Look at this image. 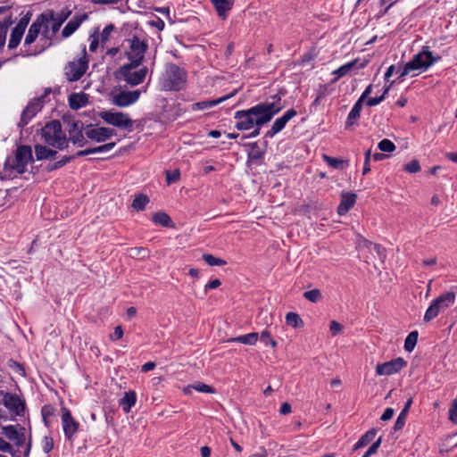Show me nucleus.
Returning <instances> with one entry per match:
<instances>
[{
	"instance_id": "f257e3e1",
	"label": "nucleus",
	"mask_w": 457,
	"mask_h": 457,
	"mask_svg": "<svg viewBox=\"0 0 457 457\" xmlns=\"http://www.w3.org/2000/svg\"><path fill=\"white\" fill-rule=\"evenodd\" d=\"M272 103H261L247 110H241L235 112L234 119L237 120L235 127L238 130H249L255 127H262L271 120L274 115L278 113L284 106L280 104L281 96L275 95Z\"/></svg>"
},
{
	"instance_id": "f03ea898",
	"label": "nucleus",
	"mask_w": 457,
	"mask_h": 457,
	"mask_svg": "<svg viewBox=\"0 0 457 457\" xmlns=\"http://www.w3.org/2000/svg\"><path fill=\"white\" fill-rule=\"evenodd\" d=\"M187 82V72L174 63H168L160 79V85L164 90H180Z\"/></svg>"
},
{
	"instance_id": "7ed1b4c3",
	"label": "nucleus",
	"mask_w": 457,
	"mask_h": 457,
	"mask_svg": "<svg viewBox=\"0 0 457 457\" xmlns=\"http://www.w3.org/2000/svg\"><path fill=\"white\" fill-rule=\"evenodd\" d=\"M46 21V18L44 14H39L37 19L32 22L29 28L28 33L25 37L23 47L25 48V56H33L42 53L46 48L50 46V44H41L40 46H31L35 43L36 39L40 35V31Z\"/></svg>"
},
{
	"instance_id": "20e7f679",
	"label": "nucleus",
	"mask_w": 457,
	"mask_h": 457,
	"mask_svg": "<svg viewBox=\"0 0 457 457\" xmlns=\"http://www.w3.org/2000/svg\"><path fill=\"white\" fill-rule=\"evenodd\" d=\"M41 136L44 141L53 147L59 150L68 148V139L62 129L61 122L57 120L46 123L41 129Z\"/></svg>"
},
{
	"instance_id": "39448f33",
	"label": "nucleus",
	"mask_w": 457,
	"mask_h": 457,
	"mask_svg": "<svg viewBox=\"0 0 457 457\" xmlns=\"http://www.w3.org/2000/svg\"><path fill=\"white\" fill-rule=\"evenodd\" d=\"M33 161L32 150L30 146L21 145L17 148L15 155L9 157L4 163L5 172H9V176L12 175V171L22 174L26 171L28 164Z\"/></svg>"
},
{
	"instance_id": "423d86ee",
	"label": "nucleus",
	"mask_w": 457,
	"mask_h": 457,
	"mask_svg": "<svg viewBox=\"0 0 457 457\" xmlns=\"http://www.w3.org/2000/svg\"><path fill=\"white\" fill-rule=\"evenodd\" d=\"M440 56L434 57L432 52L428 51L427 47H424L421 52L415 54L413 58L404 65L399 79H403L414 71H425L440 60Z\"/></svg>"
},
{
	"instance_id": "0eeeda50",
	"label": "nucleus",
	"mask_w": 457,
	"mask_h": 457,
	"mask_svg": "<svg viewBox=\"0 0 457 457\" xmlns=\"http://www.w3.org/2000/svg\"><path fill=\"white\" fill-rule=\"evenodd\" d=\"M125 42L127 44L124 52L125 56L130 62L141 64L148 49L147 41L140 36L134 35L126 39Z\"/></svg>"
},
{
	"instance_id": "6e6552de",
	"label": "nucleus",
	"mask_w": 457,
	"mask_h": 457,
	"mask_svg": "<svg viewBox=\"0 0 457 457\" xmlns=\"http://www.w3.org/2000/svg\"><path fill=\"white\" fill-rule=\"evenodd\" d=\"M456 295L454 292H446L438 295L428 307L424 321L429 322L436 318L440 313L445 312L448 308L453 305Z\"/></svg>"
},
{
	"instance_id": "1a4fd4ad",
	"label": "nucleus",
	"mask_w": 457,
	"mask_h": 457,
	"mask_svg": "<svg viewBox=\"0 0 457 457\" xmlns=\"http://www.w3.org/2000/svg\"><path fill=\"white\" fill-rule=\"evenodd\" d=\"M141 64L129 62L122 65L118 71V77L130 86H137L142 83L146 76L147 68Z\"/></svg>"
},
{
	"instance_id": "9d476101",
	"label": "nucleus",
	"mask_w": 457,
	"mask_h": 457,
	"mask_svg": "<svg viewBox=\"0 0 457 457\" xmlns=\"http://www.w3.org/2000/svg\"><path fill=\"white\" fill-rule=\"evenodd\" d=\"M51 93L50 88H46L45 94H43L39 97H35L29 102L25 109L22 111L21 115V120L19 122V127H25L30 120L36 116V114L41 111L45 103L47 101L46 98L48 95Z\"/></svg>"
},
{
	"instance_id": "9b49d317",
	"label": "nucleus",
	"mask_w": 457,
	"mask_h": 457,
	"mask_svg": "<svg viewBox=\"0 0 457 457\" xmlns=\"http://www.w3.org/2000/svg\"><path fill=\"white\" fill-rule=\"evenodd\" d=\"M101 119L107 124L120 128L131 129L133 120L129 114L114 111H104L100 112Z\"/></svg>"
},
{
	"instance_id": "f8f14e48",
	"label": "nucleus",
	"mask_w": 457,
	"mask_h": 457,
	"mask_svg": "<svg viewBox=\"0 0 457 457\" xmlns=\"http://www.w3.org/2000/svg\"><path fill=\"white\" fill-rule=\"evenodd\" d=\"M1 403L15 416H24L26 410L25 400L16 394L4 392Z\"/></svg>"
},
{
	"instance_id": "ddd939ff",
	"label": "nucleus",
	"mask_w": 457,
	"mask_h": 457,
	"mask_svg": "<svg viewBox=\"0 0 457 457\" xmlns=\"http://www.w3.org/2000/svg\"><path fill=\"white\" fill-rule=\"evenodd\" d=\"M87 70V61L83 57L77 61L70 62L64 68V73L69 81H77L84 75Z\"/></svg>"
},
{
	"instance_id": "4468645a",
	"label": "nucleus",
	"mask_w": 457,
	"mask_h": 457,
	"mask_svg": "<svg viewBox=\"0 0 457 457\" xmlns=\"http://www.w3.org/2000/svg\"><path fill=\"white\" fill-rule=\"evenodd\" d=\"M407 362L403 358L398 357L389 361L378 363L376 366V374L378 376H390L398 373L406 367Z\"/></svg>"
},
{
	"instance_id": "2eb2a0df",
	"label": "nucleus",
	"mask_w": 457,
	"mask_h": 457,
	"mask_svg": "<svg viewBox=\"0 0 457 457\" xmlns=\"http://www.w3.org/2000/svg\"><path fill=\"white\" fill-rule=\"evenodd\" d=\"M115 135L116 131L107 127H93L90 125L85 131V136L88 139L97 143H104Z\"/></svg>"
},
{
	"instance_id": "dca6fc26",
	"label": "nucleus",
	"mask_w": 457,
	"mask_h": 457,
	"mask_svg": "<svg viewBox=\"0 0 457 457\" xmlns=\"http://www.w3.org/2000/svg\"><path fill=\"white\" fill-rule=\"evenodd\" d=\"M84 125L80 120H72L69 123V138L68 142L71 141L72 144L77 145L79 147L84 146L87 144V139L83 134Z\"/></svg>"
},
{
	"instance_id": "f3484780",
	"label": "nucleus",
	"mask_w": 457,
	"mask_h": 457,
	"mask_svg": "<svg viewBox=\"0 0 457 457\" xmlns=\"http://www.w3.org/2000/svg\"><path fill=\"white\" fill-rule=\"evenodd\" d=\"M141 95V91H120L112 96V103L118 107H127L135 104Z\"/></svg>"
},
{
	"instance_id": "a211bd4d",
	"label": "nucleus",
	"mask_w": 457,
	"mask_h": 457,
	"mask_svg": "<svg viewBox=\"0 0 457 457\" xmlns=\"http://www.w3.org/2000/svg\"><path fill=\"white\" fill-rule=\"evenodd\" d=\"M13 443L14 452L12 457H29L31 450V438L26 439V432L21 433L16 439H11Z\"/></svg>"
},
{
	"instance_id": "6ab92c4d",
	"label": "nucleus",
	"mask_w": 457,
	"mask_h": 457,
	"mask_svg": "<svg viewBox=\"0 0 457 457\" xmlns=\"http://www.w3.org/2000/svg\"><path fill=\"white\" fill-rule=\"evenodd\" d=\"M297 115L295 109L287 110L281 117L277 118L273 122L270 130L265 133V137L271 138L276 134L279 133L287 125V123Z\"/></svg>"
},
{
	"instance_id": "aec40b11",
	"label": "nucleus",
	"mask_w": 457,
	"mask_h": 457,
	"mask_svg": "<svg viewBox=\"0 0 457 457\" xmlns=\"http://www.w3.org/2000/svg\"><path fill=\"white\" fill-rule=\"evenodd\" d=\"M62 423L66 438L71 439L79 428V423L74 420L71 411L65 407L62 408Z\"/></svg>"
},
{
	"instance_id": "412c9836",
	"label": "nucleus",
	"mask_w": 457,
	"mask_h": 457,
	"mask_svg": "<svg viewBox=\"0 0 457 457\" xmlns=\"http://www.w3.org/2000/svg\"><path fill=\"white\" fill-rule=\"evenodd\" d=\"M357 248L359 251L367 249L371 253H375L379 260L383 261L386 258L385 249L378 245L374 244L363 237H360L357 241Z\"/></svg>"
},
{
	"instance_id": "4be33fe9",
	"label": "nucleus",
	"mask_w": 457,
	"mask_h": 457,
	"mask_svg": "<svg viewBox=\"0 0 457 457\" xmlns=\"http://www.w3.org/2000/svg\"><path fill=\"white\" fill-rule=\"evenodd\" d=\"M357 195L353 193H342L341 202L337 206V213L340 216L345 215L352 209L356 202Z\"/></svg>"
},
{
	"instance_id": "5701e85b",
	"label": "nucleus",
	"mask_w": 457,
	"mask_h": 457,
	"mask_svg": "<svg viewBox=\"0 0 457 457\" xmlns=\"http://www.w3.org/2000/svg\"><path fill=\"white\" fill-rule=\"evenodd\" d=\"M237 90H234L232 93H230L228 95H226L224 96H221L220 98H217V99L195 103V104H192V110L193 111H201V110H205V109H208V108L214 107L217 104L226 101L228 98H231L232 96H234L237 94Z\"/></svg>"
},
{
	"instance_id": "b1692460",
	"label": "nucleus",
	"mask_w": 457,
	"mask_h": 457,
	"mask_svg": "<svg viewBox=\"0 0 457 457\" xmlns=\"http://www.w3.org/2000/svg\"><path fill=\"white\" fill-rule=\"evenodd\" d=\"M42 14H44L46 18V21L44 23V26L40 31V41L42 42L43 41V44H50L51 45V40L52 38L54 37V36H51V29L49 28L50 27V21L51 20H54V12H49L48 13L46 12H43Z\"/></svg>"
},
{
	"instance_id": "393cba45",
	"label": "nucleus",
	"mask_w": 457,
	"mask_h": 457,
	"mask_svg": "<svg viewBox=\"0 0 457 457\" xmlns=\"http://www.w3.org/2000/svg\"><path fill=\"white\" fill-rule=\"evenodd\" d=\"M115 145H116L115 142L106 143V144H104V145L96 146V147L80 150V151L77 152L74 155H72V157H73V159H75V158L86 156V155H88L91 154L108 152V151L113 149Z\"/></svg>"
},
{
	"instance_id": "a878e982",
	"label": "nucleus",
	"mask_w": 457,
	"mask_h": 457,
	"mask_svg": "<svg viewBox=\"0 0 457 457\" xmlns=\"http://www.w3.org/2000/svg\"><path fill=\"white\" fill-rule=\"evenodd\" d=\"M88 103V96L85 93H73L69 96V105L72 110H79Z\"/></svg>"
},
{
	"instance_id": "bb28decb",
	"label": "nucleus",
	"mask_w": 457,
	"mask_h": 457,
	"mask_svg": "<svg viewBox=\"0 0 457 457\" xmlns=\"http://www.w3.org/2000/svg\"><path fill=\"white\" fill-rule=\"evenodd\" d=\"M211 2L215 7L218 15L222 19H226L228 11L233 6V0H211Z\"/></svg>"
},
{
	"instance_id": "cd10ccee",
	"label": "nucleus",
	"mask_w": 457,
	"mask_h": 457,
	"mask_svg": "<svg viewBox=\"0 0 457 457\" xmlns=\"http://www.w3.org/2000/svg\"><path fill=\"white\" fill-rule=\"evenodd\" d=\"M26 432V428L21 425H9L2 428V434L10 441L16 439L21 433Z\"/></svg>"
},
{
	"instance_id": "c85d7f7f",
	"label": "nucleus",
	"mask_w": 457,
	"mask_h": 457,
	"mask_svg": "<svg viewBox=\"0 0 457 457\" xmlns=\"http://www.w3.org/2000/svg\"><path fill=\"white\" fill-rule=\"evenodd\" d=\"M136 394L133 391L126 392L124 396L120 400V404L122 406L123 411L128 413L130 411L132 406L136 403Z\"/></svg>"
},
{
	"instance_id": "c756f323",
	"label": "nucleus",
	"mask_w": 457,
	"mask_h": 457,
	"mask_svg": "<svg viewBox=\"0 0 457 457\" xmlns=\"http://www.w3.org/2000/svg\"><path fill=\"white\" fill-rule=\"evenodd\" d=\"M258 338H259V334L256 332H253V333L239 336L237 337H232V338L228 339V341L241 343L244 345H253L257 342Z\"/></svg>"
},
{
	"instance_id": "7c9ffc66",
	"label": "nucleus",
	"mask_w": 457,
	"mask_h": 457,
	"mask_svg": "<svg viewBox=\"0 0 457 457\" xmlns=\"http://www.w3.org/2000/svg\"><path fill=\"white\" fill-rule=\"evenodd\" d=\"M81 22H82L81 18H79V17L72 18L63 28V29L62 31V37H68L72 33H74L77 30V29L80 26Z\"/></svg>"
},
{
	"instance_id": "2f4dec72",
	"label": "nucleus",
	"mask_w": 457,
	"mask_h": 457,
	"mask_svg": "<svg viewBox=\"0 0 457 457\" xmlns=\"http://www.w3.org/2000/svg\"><path fill=\"white\" fill-rule=\"evenodd\" d=\"M35 154L37 160H45L53 158L56 155L57 152L52 149L47 148L42 145H35Z\"/></svg>"
},
{
	"instance_id": "473e14b6",
	"label": "nucleus",
	"mask_w": 457,
	"mask_h": 457,
	"mask_svg": "<svg viewBox=\"0 0 457 457\" xmlns=\"http://www.w3.org/2000/svg\"><path fill=\"white\" fill-rule=\"evenodd\" d=\"M24 30L18 29L16 27L12 29L8 43L9 49H14L20 45L21 38L24 35Z\"/></svg>"
},
{
	"instance_id": "72a5a7b5",
	"label": "nucleus",
	"mask_w": 457,
	"mask_h": 457,
	"mask_svg": "<svg viewBox=\"0 0 457 457\" xmlns=\"http://www.w3.org/2000/svg\"><path fill=\"white\" fill-rule=\"evenodd\" d=\"M191 389H195V390H196L198 392H201V393H208V394H213L215 392L213 387H212L209 385L204 384L202 382H197V383H195L193 385L187 386L184 389V392L186 394H189L191 392Z\"/></svg>"
},
{
	"instance_id": "f704fd0d",
	"label": "nucleus",
	"mask_w": 457,
	"mask_h": 457,
	"mask_svg": "<svg viewBox=\"0 0 457 457\" xmlns=\"http://www.w3.org/2000/svg\"><path fill=\"white\" fill-rule=\"evenodd\" d=\"M250 151L248 152V158L252 161H258L264 155V151L261 149L256 142L248 145Z\"/></svg>"
},
{
	"instance_id": "c9c22d12",
	"label": "nucleus",
	"mask_w": 457,
	"mask_h": 457,
	"mask_svg": "<svg viewBox=\"0 0 457 457\" xmlns=\"http://www.w3.org/2000/svg\"><path fill=\"white\" fill-rule=\"evenodd\" d=\"M323 160L332 168L337 170H343L347 166V162L335 157H330L328 155L324 154Z\"/></svg>"
},
{
	"instance_id": "e433bc0d",
	"label": "nucleus",
	"mask_w": 457,
	"mask_h": 457,
	"mask_svg": "<svg viewBox=\"0 0 457 457\" xmlns=\"http://www.w3.org/2000/svg\"><path fill=\"white\" fill-rule=\"evenodd\" d=\"M362 107V102L358 99V101L354 104L351 112L348 114L346 126H350L353 123V120L360 117V112Z\"/></svg>"
},
{
	"instance_id": "4c0bfd02",
	"label": "nucleus",
	"mask_w": 457,
	"mask_h": 457,
	"mask_svg": "<svg viewBox=\"0 0 457 457\" xmlns=\"http://www.w3.org/2000/svg\"><path fill=\"white\" fill-rule=\"evenodd\" d=\"M357 62V60H354L353 62H347L341 67H339L337 70L333 71V74L337 75V78L334 79V81L337 80L339 78L347 75L353 68L355 66Z\"/></svg>"
},
{
	"instance_id": "58836bf2",
	"label": "nucleus",
	"mask_w": 457,
	"mask_h": 457,
	"mask_svg": "<svg viewBox=\"0 0 457 457\" xmlns=\"http://www.w3.org/2000/svg\"><path fill=\"white\" fill-rule=\"evenodd\" d=\"M153 221L156 224H160L163 227H170L171 223V219L170 216L162 212H158L153 215Z\"/></svg>"
},
{
	"instance_id": "ea45409f",
	"label": "nucleus",
	"mask_w": 457,
	"mask_h": 457,
	"mask_svg": "<svg viewBox=\"0 0 457 457\" xmlns=\"http://www.w3.org/2000/svg\"><path fill=\"white\" fill-rule=\"evenodd\" d=\"M149 203V197L145 195H138L132 202V208L137 211H143Z\"/></svg>"
},
{
	"instance_id": "a19ab883",
	"label": "nucleus",
	"mask_w": 457,
	"mask_h": 457,
	"mask_svg": "<svg viewBox=\"0 0 457 457\" xmlns=\"http://www.w3.org/2000/svg\"><path fill=\"white\" fill-rule=\"evenodd\" d=\"M418 341V332L411 331L404 341V350L406 352H412Z\"/></svg>"
},
{
	"instance_id": "79ce46f5",
	"label": "nucleus",
	"mask_w": 457,
	"mask_h": 457,
	"mask_svg": "<svg viewBox=\"0 0 457 457\" xmlns=\"http://www.w3.org/2000/svg\"><path fill=\"white\" fill-rule=\"evenodd\" d=\"M286 323L293 328H299L303 325V320L295 312H288L286 315Z\"/></svg>"
},
{
	"instance_id": "37998d69",
	"label": "nucleus",
	"mask_w": 457,
	"mask_h": 457,
	"mask_svg": "<svg viewBox=\"0 0 457 457\" xmlns=\"http://www.w3.org/2000/svg\"><path fill=\"white\" fill-rule=\"evenodd\" d=\"M148 250L144 247H131L128 249V254L131 258H146L148 256Z\"/></svg>"
},
{
	"instance_id": "c03bdc74",
	"label": "nucleus",
	"mask_w": 457,
	"mask_h": 457,
	"mask_svg": "<svg viewBox=\"0 0 457 457\" xmlns=\"http://www.w3.org/2000/svg\"><path fill=\"white\" fill-rule=\"evenodd\" d=\"M203 259L210 266H223L227 263L225 260L217 258L210 253L204 254Z\"/></svg>"
},
{
	"instance_id": "a18cd8bd",
	"label": "nucleus",
	"mask_w": 457,
	"mask_h": 457,
	"mask_svg": "<svg viewBox=\"0 0 457 457\" xmlns=\"http://www.w3.org/2000/svg\"><path fill=\"white\" fill-rule=\"evenodd\" d=\"M392 84H393V82H391L388 86H386L384 92L380 96L369 98L366 102V104L368 106H375V105L378 104L379 103H381L385 99L386 95L390 90Z\"/></svg>"
},
{
	"instance_id": "49530a36",
	"label": "nucleus",
	"mask_w": 457,
	"mask_h": 457,
	"mask_svg": "<svg viewBox=\"0 0 457 457\" xmlns=\"http://www.w3.org/2000/svg\"><path fill=\"white\" fill-rule=\"evenodd\" d=\"M12 23V14H9L3 21H0V37H6L8 29Z\"/></svg>"
},
{
	"instance_id": "de8ad7c7",
	"label": "nucleus",
	"mask_w": 457,
	"mask_h": 457,
	"mask_svg": "<svg viewBox=\"0 0 457 457\" xmlns=\"http://www.w3.org/2000/svg\"><path fill=\"white\" fill-rule=\"evenodd\" d=\"M303 297L312 303H317L321 298V293L319 289H312V290L304 292Z\"/></svg>"
},
{
	"instance_id": "09e8293b",
	"label": "nucleus",
	"mask_w": 457,
	"mask_h": 457,
	"mask_svg": "<svg viewBox=\"0 0 457 457\" xmlns=\"http://www.w3.org/2000/svg\"><path fill=\"white\" fill-rule=\"evenodd\" d=\"M378 149L382 152L391 153L395 150V144L389 139H383L378 143Z\"/></svg>"
},
{
	"instance_id": "8fccbe9b",
	"label": "nucleus",
	"mask_w": 457,
	"mask_h": 457,
	"mask_svg": "<svg viewBox=\"0 0 457 457\" xmlns=\"http://www.w3.org/2000/svg\"><path fill=\"white\" fill-rule=\"evenodd\" d=\"M420 162L416 159L411 161L403 166V170L408 173H417L420 170Z\"/></svg>"
},
{
	"instance_id": "3c124183",
	"label": "nucleus",
	"mask_w": 457,
	"mask_h": 457,
	"mask_svg": "<svg viewBox=\"0 0 457 457\" xmlns=\"http://www.w3.org/2000/svg\"><path fill=\"white\" fill-rule=\"evenodd\" d=\"M67 19V16H64L62 19H56L54 16V20H51V36H55L58 30L60 29L63 21Z\"/></svg>"
},
{
	"instance_id": "603ef678",
	"label": "nucleus",
	"mask_w": 457,
	"mask_h": 457,
	"mask_svg": "<svg viewBox=\"0 0 457 457\" xmlns=\"http://www.w3.org/2000/svg\"><path fill=\"white\" fill-rule=\"evenodd\" d=\"M41 446L46 453H49L54 447V440L51 436H46L41 441Z\"/></svg>"
},
{
	"instance_id": "864d4df0",
	"label": "nucleus",
	"mask_w": 457,
	"mask_h": 457,
	"mask_svg": "<svg viewBox=\"0 0 457 457\" xmlns=\"http://www.w3.org/2000/svg\"><path fill=\"white\" fill-rule=\"evenodd\" d=\"M114 29H115V27L112 24H109L104 27V29H103V31L100 34V40H101L102 44H104L109 40L110 35Z\"/></svg>"
},
{
	"instance_id": "5fc2aeb1",
	"label": "nucleus",
	"mask_w": 457,
	"mask_h": 457,
	"mask_svg": "<svg viewBox=\"0 0 457 457\" xmlns=\"http://www.w3.org/2000/svg\"><path fill=\"white\" fill-rule=\"evenodd\" d=\"M0 452L8 453L12 456V453L14 452V447L10 442L0 437Z\"/></svg>"
},
{
	"instance_id": "6e6d98bb",
	"label": "nucleus",
	"mask_w": 457,
	"mask_h": 457,
	"mask_svg": "<svg viewBox=\"0 0 457 457\" xmlns=\"http://www.w3.org/2000/svg\"><path fill=\"white\" fill-rule=\"evenodd\" d=\"M407 414L408 413H406L405 411H403L400 412V414L398 415V417L395 420V426H394V429L395 431L403 428V427L405 424Z\"/></svg>"
},
{
	"instance_id": "4d7b16f0",
	"label": "nucleus",
	"mask_w": 457,
	"mask_h": 457,
	"mask_svg": "<svg viewBox=\"0 0 457 457\" xmlns=\"http://www.w3.org/2000/svg\"><path fill=\"white\" fill-rule=\"evenodd\" d=\"M261 341L263 342L265 345H270L271 347L275 348L277 346V342L271 338L270 333L265 330L261 333L260 336Z\"/></svg>"
},
{
	"instance_id": "13d9d810",
	"label": "nucleus",
	"mask_w": 457,
	"mask_h": 457,
	"mask_svg": "<svg viewBox=\"0 0 457 457\" xmlns=\"http://www.w3.org/2000/svg\"><path fill=\"white\" fill-rule=\"evenodd\" d=\"M71 160H73L72 156H65L62 160H60V161L54 162V164H52L51 166H49L47 168V170H54L59 169V168L64 166L65 164H67L68 162H70Z\"/></svg>"
},
{
	"instance_id": "bf43d9fd",
	"label": "nucleus",
	"mask_w": 457,
	"mask_h": 457,
	"mask_svg": "<svg viewBox=\"0 0 457 457\" xmlns=\"http://www.w3.org/2000/svg\"><path fill=\"white\" fill-rule=\"evenodd\" d=\"M449 420L453 422L457 423V400L454 399L451 404V407L449 409Z\"/></svg>"
},
{
	"instance_id": "052dcab7",
	"label": "nucleus",
	"mask_w": 457,
	"mask_h": 457,
	"mask_svg": "<svg viewBox=\"0 0 457 457\" xmlns=\"http://www.w3.org/2000/svg\"><path fill=\"white\" fill-rule=\"evenodd\" d=\"M31 19V14L29 12H27L17 23L15 26L18 29H21L25 31L27 26L29 25Z\"/></svg>"
},
{
	"instance_id": "680f3d73",
	"label": "nucleus",
	"mask_w": 457,
	"mask_h": 457,
	"mask_svg": "<svg viewBox=\"0 0 457 457\" xmlns=\"http://www.w3.org/2000/svg\"><path fill=\"white\" fill-rule=\"evenodd\" d=\"M179 171L178 170L174 171H166V181L170 185L177 182L179 179Z\"/></svg>"
},
{
	"instance_id": "e2e57ef3",
	"label": "nucleus",
	"mask_w": 457,
	"mask_h": 457,
	"mask_svg": "<svg viewBox=\"0 0 457 457\" xmlns=\"http://www.w3.org/2000/svg\"><path fill=\"white\" fill-rule=\"evenodd\" d=\"M8 365L10 368H12L13 370H15L20 375L25 376V370H24L22 365L20 364L19 362L13 361V360H10L8 362Z\"/></svg>"
},
{
	"instance_id": "0e129e2a",
	"label": "nucleus",
	"mask_w": 457,
	"mask_h": 457,
	"mask_svg": "<svg viewBox=\"0 0 457 457\" xmlns=\"http://www.w3.org/2000/svg\"><path fill=\"white\" fill-rule=\"evenodd\" d=\"M329 330L332 336H337L343 330V326L336 320H332L329 325Z\"/></svg>"
},
{
	"instance_id": "69168bd1",
	"label": "nucleus",
	"mask_w": 457,
	"mask_h": 457,
	"mask_svg": "<svg viewBox=\"0 0 457 457\" xmlns=\"http://www.w3.org/2000/svg\"><path fill=\"white\" fill-rule=\"evenodd\" d=\"M381 442H382V438L379 437L376 442H374L370 447L369 449L366 451L367 453V455H373L377 453L378 447L380 446L381 445Z\"/></svg>"
},
{
	"instance_id": "338daca9",
	"label": "nucleus",
	"mask_w": 457,
	"mask_h": 457,
	"mask_svg": "<svg viewBox=\"0 0 457 457\" xmlns=\"http://www.w3.org/2000/svg\"><path fill=\"white\" fill-rule=\"evenodd\" d=\"M123 337V330L120 326H117L114 328L113 333L110 336L111 340L115 341L119 340Z\"/></svg>"
},
{
	"instance_id": "774afa93",
	"label": "nucleus",
	"mask_w": 457,
	"mask_h": 457,
	"mask_svg": "<svg viewBox=\"0 0 457 457\" xmlns=\"http://www.w3.org/2000/svg\"><path fill=\"white\" fill-rule=\"evenodd\" d=\"M221 285V282L220 279L215 278L213 280H211L209 283H207L204 287V292L206 293L210 289H215L218 288Z\"/></svg>"
}]
</instances>
